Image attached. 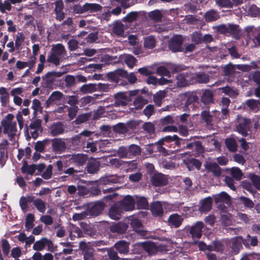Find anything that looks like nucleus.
Instances as JSON below:
<instances>
[{"instance_id": "obj_64", "label": "nucleus", "mask_w": 260, "mask_h": 260, "mask_svg": "<svg viewBox=\"0 0 260 260\" xmlns=\"http://www.w3.org/2000/svg\"><path fill=\"white\" fill-rule=\"evenodd\" d=\"M250 180L255 188L260 191V176L255 174H250Z\"/></svg>"}, {"instance_id": "obj_31", "label": "nucleus", "mask_w": 260, "mask_h": 260, "mask_svg": "<svg viewBox=\"0 0 260 260\" xmlns=\"http://www.w3.org/2000/svg\"><path fill=\"white\" fill-rule=\"evenodd\" d=\"M214 202L216 204H228L231 201L230 196L225 192L222 191L219 194L213 196Z\"/></svg>"}, {"instance_id": "obj_51", "label": "nucleus", "mask_w": 260, "mask_h": 260, "mask_svg": "<svg viewBox=\"0 0 260 260\" xmlns=\"http://www.w3.org/2000/svg\"><path fill=\"white\" fill-rule=\"evenodd\" d=\"M156 41L154 37L150 36L145 39L144 46L145 48L148 49H152L155 47Z\"/></svg>"}, {"instance_id": "obj_1", "label": "nucleus", "mask_w": 260, "mask_h": 260, "mask_svg": "<svg viewBox=\"0 0 260 260\" xmlns=\"http://www.w3.org/2000/svg\"><path fill=\"white\" fill-rule=\"evenodd\" d=\"M134 252L140 253L142 250H144L148 255H151L157 253V247L155 243L151 241L137 242L133 245Z\"/></svg>"}, {"instance_id": "obj_44", "label": "nucleus", "mask_w": 260, "mask_h": 260, "mask_svg": "<svg viewBox=\"0 0 260 260\" xmlns=\"http://www.w3.org/2000/svg\"><path fill=\"white\" fill-rule=\"evenodd\" d=\"M51 51L57 55V56H59L60 58L63 57L64 53H66V49L61 44H57L56 45L53 46Z\"/></svg>"}, {"instance_id": "obj_13", "label": "nucleus", "mask_w": 260, "mask_h": 260, "mask_svg": "<svg viewBox=\"0 0 260 260\" xmlns=\"http://www.w3.org/2000/svg\"><path fill=\"white\" fill-rule=\"evenodd\" d=\"M117 203L123 211H132L135 209V200L129 195L126 196L122 200Z\"/></svg>"}, {"instance_id": "obj_46", "label": "nucleus", "mask_w": 260, "mask_h": 260, "mask_svg": "<svg viewBox=\"0 0 260 260\" xmlns=\"http://www.w3.org/2000/svg\"><path fill=\"white\" fill-rule=\"evenodd\" d=\"M80 90L83 93H91L96 91V83H89L83 85Z\"/></svg>"}, {"instance_id": "obj_35", "label": "nucleus", "mask_w": 260, "mask_h": 260, "mask_svg": "<svg viewBox=\"0 0 260 260\" xmlns=\"http://www.w3.org/2000/svg\"><path fill=\"white\" fill-rule=\"evenodd\" d=\"M201 101L204 105H209L213 102V93L209 89L205 90L201 95Z\"/></svg>"}, {"instance_id": "obj_5", "label": "nucleus", "mask_w": 260, "mask_h": 260, "mask_svg": "<svg viewBox=\"0 0 260 260\" xmlns=\"http://www.w3.org/2000/svg\"><path fill=\"white\" fill-rule=\"evenodd\" d=\"M204 227L202 221H197L191 226L186 228L187 233L191 235L194 242L198 241L202 236V230Z\"/></svg>"}, {"instance_id": "obj_18", "label": "nucleus", "mask_w": 260, "mask_h": 260, "mask_svg": "<svg viewBox=\"0 0 260 260\" xmlns=\"http://www.w3.org/2000/svg\"><path fill=\"white\" fill-rule=\"evenodd\" d=\"M127 75V71L122 69H118L113 72L108 73L106 77L109 80L118 83L122 77H125Z\"/></svg>"}, {"instance_id": "obj_60", "label": "nucleus", "mask_w": 260, "mask_h": 260, "mask_svg": "<svg viewBox=\"0 0 260 260\" xmlns=\"http://www.w3.org/2000/svg\"><path fill=\"white\" fill-rule=\"evenodd\" d=\"M170 70L164 66H159L156 69V73L160 76H166L168 78L171 77V72Z\"/></svg>"}, {"instance_id": "obj_12", "label": "nucleus", "mask_w": 260, "mask_h": 260, "mask_svg": "<svg viewBox=\"0 0 260 260\" xmlns=\"http://www.w3.org/2000/svg\"><path fill=\"white\" fill-rule=\"evenodd\" d=\"M214 242V251L228 256L229 254V249H228V242L227 239L221 240H215Z\"/></svg>"}, {"instance_id": "obj_61", "label": "nucleus", "mask_w": 260, "mask_h": 260, "mask_svg": "<svg viewBox=\"0 0 260 260\" xmlns=\"http://www.w3.org/2000/svg\"><path fill=\"white\" fill-rule=\"evenodd\" d=\"M64 99L67 100V103L71 107H77L78 104V98L77 95H66Z\"/></svg>"}, {"instance_id": "obj_33", "label": "nucleus", "mask_w": 260, "mask_h": 260, "mask_svg": "<svg viewBox=\"0 0 260 260\" xmlns=\"http://www.w3.org/2000/svg\"><path fill=\"white\" fill-rule=\"evenodd\" d=\"M204 18L206 22H212L219 19L220 15L217 11L211 9L204 14Z\"/></svg>"}, {"instance_id": "obj_15", "label": "nucleus", "mask_w": 260, "mask_h": 260, "mask_svg": "<svg viewBox=\"0 0 260 260\" xmlns=\"http://www.w3.org/2000/svg\"><path fill=\"white\" fill-rule=\"evenodd\" d=\"M70 160L71 161L72 165L77 167L82 166L85 164L87 157L83 154L77 153L69 154Z\"/></svg>"}, {"instance_id": "obj_21", "label": "nucleus", "mask_w": 260, "mask_h": 260, "mask_svg": "<svg viewBox=\"0 0 260 260\" xmlns=\"http://www.w3.org/2000/svg\"><path fill=\"white\" fill-rule=\"evenodd\" d=\"M62 75V73L60 72H48L42 77V79L46 85L48 86L52 84L55 81L56 78L60 77Z\"/></svg>"}, {"instance_id": "obj_27", "label": "nucleus", "mask_w": 260, "mask_h": 260, "mask_svg": "<svg viewBox=\"0 0 260 260\" xmlns=\"http://www.w3.org/2000/svg\"><path fill=\"white\" fill-rule=\"evenodd\" d=\"M184 163L186 168L190 171H193L194 169L200 170L202 166V162L194 158H190L185 160Z\"/></svg>"}, {"instance_id": "obj_34", "label": "nucleus", "mask_w": 260, "mask_h": 260, "mask_svg": "<svg viewBox=\"0 0 260 260\" xmlns=\"http://www.w3.org/2000/svg\"><path fill=\"white\" fill-rule=\"evenodd\" d=\"M104 208V204L102 202H96L89 209L90 214L98 216L103 211Z\"/></svg>"}, {"instance_id": "obj_6", "label": "nucleus", "mask_w": 260, "mask_h": 260, "mask_svg": "<svg viewBox=\"0 0 260 260\" xmlns=\"http://www.w3.org/2000/svg\"><path fill=\"white\" fill-rule=\"evenodd\" d=\"M41 123V120L38 119L31 121L28 126L26 125L25 127V135H27L28 136L29 129L33 130V131L31 132V135L33 139H36L39 136V133H41L43 131Z\"/></svg>"}, {"instance_id": "obj_7", "label": "nucleus", "mask_w": 260, "mask_h": 260, "mask_svg": "<svg viewBox=\"0 0 260 260\" xmlns=\"http://www.w3.org/2000/svg\"><path fill=\"white\" fill-rule=\"evenodd\" d=\"M216 32H242L239 25L234 23L222 24L213 26Z\"/></svg>"}, {"instance_id": "obj_59", "label": "nucleus", "mask_w": 260, "mask_h": 260, "mask_svg": "<svg viewBox=\"0 0 260 260\" xmlns=\"http://www.w3.org/2000/svg\"><path fill=\"white\" fill-rule=\"evenodd\" d=\"M216 4L220 8H232L233 3L231 0H214Z\"/></svg>"}, {"instance_id": "obj_16", "label": "nucleus", "mask_w": 260, "mask_h": 260, "mask_svg": "<svg viewBox=\"0 0 260 260\" xmlns=\"http://www.w3.org/2000/svg\"><path fill=\"white\" fill-rule=\"evenodd\" d=\"M150 209L152 216L154 217L162 218L164 211L162 205L159 201H155L150 203Z\"/></svg>"}, {"instance_id": "obj_2", "label": "nucleus", "mask_w": 260, "mask_h": 260, "mask_svg": "<svg viewBox=\"0 0 260 260\" xmlns=\"http://www.w3.org/2000/svg\"><path fill=\"white\" fill-rule=\"evenodd\" d=\"M251 120L243 117L241 115H238L236 121V129L240 134L243 137L248 135V132L251 128Z\"/></svg>"}, {"instance_id": "obj_8", "label": "nucleus", "mask_w": 260, "mask_h": 260, "mask_svg": "<svg viewBox=\"0 0 260 260\" xmlns=\"http://www.w3.org/2000/svg\"><path fill=\"white\" fill-rule=\"evenodd\" d=\"M181 104L186 108L193 103H199V98L195 92H186L180 95Z\"/></svg>"}, {"instance_id": "obj_10", "label": "nucleus", "mask_w": 260, "mask_h": 260, "mask_svg": "<svg viewBox=\"0 0 260 260\" xmlns=\"http://www.w3.org/2000/svg\"><path fill=\"white\" fill-rule=\"evenodd\" d=\"M70 159L69 155H63L60 157L59 160L54 163L53 165L56 168L58 174L61 175L66 168L72 166L71 161H69Z\"/></svg>"}, {"instance_id": "obj_11", "label": "nucleus", "mask_w": 260, "mask_h": 260, "mask_svg": "<svg viewBox=\"0 0 260 260\" xmlns=\"http://www.w3.org/2000/svg\"><path fill=\"white\" fill-rule=\"evenodd\" d=\"M193 74L191 72H183L176 76L177 83L179 86H186L192 84Z\"/></svg>"}, {"instance_id": "obj_47", "label": "nucleus", "mask_w": 260, "mask_h": 260, "mask_svg": "<svg viewBox=\"0 0 260 260\" xmlns=\"http://www.w3.org/2000/svg\"><path fill=\"white\" fill-rule=\"evenodd\" d=\"M134 235H136L139 238L147 239L149 237L150 233L148 231L145 230L144 226L134 231Z\"/></svg>"}, {"instance_id": "obj_63", "label": "nucleus", "mask_w": 260, "mask_h": 260, "mask_svg": "<svg viewBox=\"0 0 260 260\" xmlns=\"http://www.w3.org/2000/svg\"><path fill=\"white\" fill-rule=\"evenodd\" d=\"M84 260H94L92 249L86 248L83 250Z\"/></svg>"}, {"instance_id": "obj_20", "label": "nucleus", "mask_w": 260, "mask_h": 260, "mask_svg": "<svg viewBox=\"0 0 260 260\" xmlns=\"http://www.w3.org/2000/svg\"><path fill=\"white\" fill-rule=\"evenodd\" d=\"M53 245L52 242L46 238H43L40 240L37 241L33 245V249L36 251H41L44 249L46 246L50 250V248Z\"/></svg>"}, {"instance_id": "obj_23", "label": "nucleus", "mask_w": 260, "mask_h": 260, "mask_svg": "<svg viewBox=\"0 0 260 260\" xmlns=\"http://www.w3.org/2000/svg\"><path fill=\"white\" fill-rule=\"evenodd\" d=\"M183 219L177 213L171 214L168 219V224L171 227L179 228L182 224Z\"/></svg>"}, {"instance_id": "obj_17", "label": "nucleus", "mask_w": 260, "mask_h": 260, "mask_svg": "<svg viewBox=\"0 0 260 260\" xmlns=\"http://www.w3.org/2000/svg\"><path fill=\"white\" fill-rule=\"evenodd\" d=\"M198 211L201 213H207L212 209L213 200L211 197H207L199 202Z\"/></svg>"}, {"instance_id": "obj_28", "label": "nucleus", "mask_w": 260, "mask_h": 260, "mask_svg": "<svg viewBox=\"0 0 260 260\" xmlns=\"http://www.w3.org/2000/svg\"><path fill=\"white\" fill-rule=\"evenodd\" d=\"M192 84L194 83L206 84L209 82V76L203 72L196 73L193 74Z\"/></svg>"}, {"instance_id": "obj_48", "label": "nucleus", "mask_w": 260, "mask_h": 260, "mask_svg": "<svg viewBox=\"0 0 260 260\" xmlns=\"http://www.w3.org/2000/svg\"><path fill=\"white\" fill-rule=\"evenodd\" d=\"M129 158L136 156L141 153V148L135 144H132L128 147Z\"/></svg>"}, {"instance_id": "obj_36", "label": "nucleus", "mask_w": 260, "mask_h": 260, "mask_svg": "<svg viewBox=\"0 0 260 260\" xmlns=\"http://www.w3.org/2000/svg\"><path fill=\"white\" fill-rule=\"evenodd\" d=\"M100 162L94 159L88 161L86 168L87 171L90 174L96 173L100 170Z\"/></svg>"}, {"instance_id": "obj_39", "label": "nucleus", "mask_w": 260, "mask_h": 260, "mask_svg": "<svg viewBox=\"0 0 260 260\" xmlns=\"http://www.w3.org/2000/svg\"><path fill=\"white\" fill-rule=\"evenodd\" d=\"M147 102V100L144 99L142 96H137L134 101L133 105L134 107L132 108V109H134L137 110H141Z\"/></svg>"}, {"instance_id": "obj_26", "label": "nucleus", "mask_w": 260, "mask_h": 260, "mask_svg": "<svg viewBox=\"0 0 260 260\" xmlns=\"http://www.w3.org/2000/svg\"><path fill=\"white\" fill-rule=\"evenodd\" d=\"M35 197L31 194H27L26 197L22 196L19 200V205L23 211H25L28 208V204L35 202Z\"/></svg>"}, {"instance_id": "obj_43", "label": "nucleus", "mask_w": 260, "mask_h": 260, "mask_svg": "<svg viewBox=\"0 0 260 260\" xmlns=\"http://www.w3.org/2000/svg\"><path fill=\"white\" fill-rule=\"evenodd\" d=\"M1 124L3 126L4 133L5 134H7L10 132L17 131L16 122H14L13 123H8L4 120H2Z\"/></svg>"}, {"instance_id": "obj_30", "label": "nucleus", "mask_w": 260, "mask_h": 260, "mask_svg": "<svg viewBox=\"0 0 260 260\" xmlns=\"http://www.w3.org/2000/svg\"><path fill=\"white\" fill-rule=\"evenodd\" d=\"M50 134L55 137L61 135L64 132V126L61 122H54L50 128Z\"/></svg>"}, {"instance_id": "obj_32", "label": "nucleus", "mask_w": 260, "mask_h": 260, "mask_svg": "<svg viewBox=\"0 0 260 260\" xmlns=\"http://www.w3.org/2000/svg\"><path fill=\"white\" fill-rule=\"evenodd\" d=\"M63 96V94L59 91L52 92L46 101V107H49L55 101H60Z\"/></svg>"}, {"instance_id": "obj_57", "label": "nucleus", "mask_w": 260, "mask_h": 260, "mask_svg": "<svg viewBox=\"0 0 260 260\" xmlns=\"http://www.w3.org/2000/svg\"><path fill=\"white\" fill-rule=\"evenodd\" d=\"M168 67L173 73L184 71L187 68V67L183 64H170Z\"/></svg>"}, {"instance_id": "obj_22", "label": "nucleus", "mask_w": 260, "mask_h": 260, "mask_svg": "<svg viewBox=\"0 0 260 260\" xmlns=\"http://www.w3.org/2000/svg\"><path fill=\"white\" fill-rule=\"evenodd\" d=\"M128 228V224L123 222H118L109 226V231L113 233L123 234Z\"/></svg>"}, {"instance_id": "obj_29", "label": "nucleus", "mask_w": 260, "mask_h": 260, "mask_svg": "<svg viewBox=\"0 0 260 260\" xmlns=\"http://www.w3.org/2000/svg\"><path fill=\"white\" fill-rule=\"evenodd\" d=\"M121 177L117 175H106L99 180L100 184L107 185L112 183H118L120 182Z\"/></svg>"}, {"instance_id": "obj_9", "label": "nucleus", "mask_w": 260, "mask_h": 260, "mask_svg": "<svg viewBox=\"0 0 260 260\" xmlns=\"http://www.w3.org/2000/svg\"><path fill=\"white\" fill-rule=\"evenodd\" d=\"M152 185L158 187L166 185L168 183V179L166 175L160 173H154L150 177Z\"/></svg>"}, {"instance_id": "obj_54", "label": "nucleus", "mask_w": 260, "mask_h": 260, "mask_svg": "<svg viewBox=\"0 0 260 260\" xmlns=\"http://www.w3.org/2000/svg\"><path fill=\"white\" fill-rule=\"evenodd\" d=\"M230 174L233 178L237 181H240L242 176L241 170L237 167H233L230 169Z\"/></svg>"}, {"instance_id": "obj_50", "label": "nucleus", "mask_w": 260, "mask_h": 260, "mask_svg": "<svg viewBox=\"0 0 260 260\" xmlns=\"http://www.w3.org/2000/svg\"><path fill=\"white\" fill-rule=\"evenodd\" d=\"M34 205L40 212L44 213L46 210V203L41 199H36Z\"/></svg>"}, {"instance_id": "obj_24", "label": "nucleus", "mask_w": 260, "mask_h": 260, "mask_svg": "<svg viewBox=\"0 0 260 260\" xmlns=\"http://www.w3.org/2000/svg\"><path fill=\"white\" fill-rule=\"evenodd\" d=\"M129 243L124 240H120L114 244L116 251L120 254H127L129 252Z\"/></svg>"}, {"instance_id": "obj_52", "label": "nucleus", "mask_w": 260, "mask_h": 260, "mask_svg": "<svg viewBox=\"0 0 260 260\" xmlns=\"http://www.w3.org/2000/svg\"><path fill=\"white\" fill-rule=\"evenodd\" d=\"M91 116V114L90 113L80 114L77 117L74 122L76 124H80L88 120L90 118Z\"/></svg>"}, {"instance_id": "obj_56", "label": "nucleus", "mask_w": 260, "mask_h": 260, "mask_svg": "<svg viewBox=\"0 0 260 260\" xmlns=\"http://www.w3.org/2000/svg\"><path fill=\"white\" fill-rule=\"evenodd\" d=\"M201 117L202 120L206 122L207 125L211 124L212 116L210 114L209 111H203L201 113Z\"/></svg>"}, {"instance_id": "obj_40", "label": "nucleus", "mask_w": 260, "mask_h": 260, "mask_svg": "<svg viewBox=\"0 0 260 260\" xmlns=\"http://www.w3.org/2000/svg\"><path fill=\"white\" fill-rule=\"evenodd\" d=\"M84 8L85 12H89L90 13L98 12L102 10V7L96 3H86L84 4Z\"/></svg>"}, {"instance_id": "obj_37", "label": "nucleus", "mask_w": 260, "mask_h": 260, "mask_svg": "<svg viewBox=\"0 0 260 260\" xmlns=\"http://www.w3.org/2000/svg\"><path fill=\"white\" fill-rule=\"evenodd\" d=\"M206 169L208 172H212L215 177H219L221 176V169L216 162L208 164L206 167Z\"/></svg>"}, {"instance_id": "obj_62", "label": "nucleus", "mask_w": 260, "mask_h": 260, "mask_svg": "<svg viewBox=\"0 0 260 260\" xmlns=\"http://www.w3.org/2000/svg\"><path fill=\"white\" fill-rule=\"evenodd\" d=\"M241 202L243 204L244 207L251 209L254 207V204L253 201L248 198L241 196L239 198Z\"/></svg>"}, {"instance_id": "obj_25", "label": "nucleus", "mask_w": 260, "mask_h": 260, "mask_svg": "<svg viewBox=\"0 0 260 260\" xmlns=\"http://www.w3.org/2000/svg\"><path fill=\"white\" fill-rule=\"evenodd\" d=\"M115 105L116 107L125 106L127 105V102L131 100L130 96H127L123 92H119L115 95Z\"/></svg>"}, {"instance_id": "obj_42", "label": "nucleus", "mask_w": 260, "mask_h": 260, "mask_svg": "<svg viewBox=\"0 0 260 260\" xmlns=\"http://www.w3.org/2000/svg\"><path fill=\"white\" fill-rule=\"evenodd\" d=\"M180 140L177 135H173V136H166L161 138L159 141L160 144H161V142L165 144V143L175 142L176 145H179L180 144Z\"/></svg>"}, {"instance_id": "obj_19", "label": "nucleus", "mask_w": 260, "mask_h": 260, "mask_svg": "<svg viewBox=\"0 0 260 260\" xmlns=\"http://www.w3.org/2000/svg\"><path fill=\"white\" fill-rule=\"evenodd\" d=\"M123 211L119 204L116 202L110 208L108 215L111 219L118 220L121 218Z\"/></svg>"}, {"instance_id": "obj_41", "label": "nucleus", "mask_w": 260, "mask_h": 260, "mask_svg": "<svg viewBox=\"0 0 260 260\" xmlns=\"http://www.w3.org/2000/svg\"><path fill=\"white\" fill-rule=\"evenodd\" d=\"M225 144L228 150L232 152L237 151V144L233 138H228L225 140Z\"/></svg>"}, {"instance_id": "obj_4", "label": "nucleus", "mask_w": 260, "mask_h": 260, "mask_svg": "<svg viewBox=\"0 0 260 260\" xmlns=\"http://www.w3.org/2000/svg\"><path fill=\"white\" fill-rule=\"evenodd\" d=\"M184 40V38L181 35H174L168 43L169 50L173 53L182 52L183 51Z\"/></svg>"}, {"instance_id": "obj_45", "label": "nucleus", "mask_w": 260, "mask_h": 260, "mask_svg": "<svg viewBox=\"0 0 260 260\" xmlns=\"http://www.w3.org/2000/svg\"><path fill=\"white\" fill-rule=\"evenodd\" d=\"M135 204L138 208L140 209H146L149 207V203L147 199L143 197L137 198Z\"/></svg>"}, {"instance_id": "obj_49", "label": "nucleus", "mask_w": 260, "mask_h": 260, "mask_svg": "<svg viewBox=\"0 0 260 260\" xmlns=\"http://www.w3.org/2000/svg\"><path fill=\"white\" fill-rule=\"evenodd\" d=\"M35 221V216L31 213H28L26 217L25 227L27 231H29L34 226V221Z\"/></svg>"}, {"instance_id": "obj_55", "label": "nucleus", "mask_w": 260, "mask_h": 260, "mask_svg": "<svg viewBox=\"0 0 260 260\" xmlns=\"http://www.w3.org/2000/svg\"><path fill=\"white\" fill-rule=\"evenodd\" d=\"M31 108L34 110V117H36L38 112H41L42 111V107L40 101L36 99L33 100Z\"/></svg>"}, {"instance_id": "obj_58", "label": "nucleus", "mask_w": 260, "mask_h": 260, "mask_svg": "<svg viewBox=\"0 0 260 260\" xmlns=\"http://www.w3.org/2000/svg\"><path fill=\"white\" fill-rule=\"evenodd\" d=\"M137 61V59L132 55H126L124 58V62L130 68L134 67Z\"/></svg>"}, {"instance_id": "obj_53", "label": "nucleus", "mask_w": 260, "mask_h": 260, "mask_svg": "<svg viewBox=\"0 0 260 260\" xmlns=\"http://www.w3.org/2000/svg\"><path fill=\"white\" fill-rule=\"evenodd\" d=\"M247 13L252 17H259L260 16V8L255 5H252L249 7Z\"/></svg>"}, {"instance_id": "obj_14", "label": "nucleus", "mask_w": 260, "mask_h": 260, "mask_svg": "<svg viewBox=\"0 0 260 260\" xmlns=\"http://www.w3.org/2000/svg\"><path fill=\"white\" fill-rule=\"evenodd\" d=\"M67 148L66 142L60 138H54L52 139L51 149L52 151L56 154H61L64 152Z\"/></svg>"}, {"instance_id": "obj_3", "label": "nucleus", "mask_w": 260, "mask_h": 260, "mask_svg": "<svg viewBox=\"0 0 260 260\" xmlns=\"http://www.w3.org/2000/svg\"><path fill=\"white\" fill-rule=\"evenodd\" d=\"M227 242H228V248L230 252L228 254L229 257L239 254L243 248L242 237L241 236L227 239Z\"/></svg>"}, {"instance_id": "obj_38", "label": "nucleus", "mask_w": 260, "mask_h": 260, "mask_svg": "<svg viewBox=\"0 0 260 260\" xmlns=\"http://www.w3.org/2000/svg\"><path fill=\"white\" fill-rule=\"evenodd\" d=\"M148 16L150 20L154 22H159L161 21L163 15L160 10H154L148 13Z\"/></svg>"}]
</instances>
